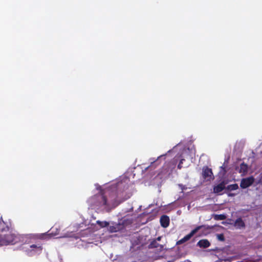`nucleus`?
Returning a JSON list of instances; mask_svg holds the SVG:
<instances>
[{
  "label": "nucleus",
  "mask_w": 262,
  "mask_h": 262,
  "mask_svg": "<svg viewBox=\"0 0 262 262\" xmlns=\"http://www.w3.org/2000/svg\"><path fill=\"white\" fill-rule=\"evenodd\" d=\"M5 231L7 232V231ZM7 232L8 233L6 234H3V233L0 234L1 246L9 244L14 245L23 241L24 238L23 235L12 233L11 231H9V230Z\"/></svg>",
  "instance_id": "f257e3e1"
},
{
  "label": "nucleus",
  "mask_w": 262,
  "mask_h": 262,
  "mask_svg": "<svg viewBox=\"0 0 262 262\" xmlns=\"http://www.w3.org/2000/svg\"><path fill=\"white\" fill-rule=\"evenodd\" d=\"M131 224V219L124 217L120 220L118 223L112 224L109 227L111 232H116L123 230L126 226Z\"/></svg>",
  "instance_id": "f03ea898"
},
{
  "label": "nucleus",
  "mask_w": 262,
  "mask_h": 262,
  "mask_svg": "<svg viewBox=\"0 0 262 262\" xmlns=\"http://www.w3.org/2000/svg\"><path fill=\"white\" fill-rule=\"evenodd\" d=\"M204 228V226H198L196 228H195L194 229H193V230L191 231V232L187 234V235H186L185 236H184L183 238H182L181 239L179 240L178 242H177V244L178 245H180L181 244H183L186 242H187V241H188L195 233H196L200 229H201V228Z\"/></svg>",
  "instance_id": "7ed1b4c3"
},
{
  "label": "nucleus",
  "mask_w": 262,
  "mask_h": 262,
  "mask_svg": "<svg viewBox=\"0 0 262 262\" xmlns=\"http://www.w3.org/2000/svg\"><path fill=\"white\" fill-rule=\"evenodd\" d=\"M254 178L253 177L243 179L241 180L240 186L243 188H246L250 186L254 182Z\"/></svg>",
  "instance_id": "20e7f679"
},
{
  "label": "nucleus",
  "mask_w": 262,
  "mask_h": 262,
  "mask_svg": "<svg viewBox=\"0 0 262 262\" xmlns=\"http://www.w3.org/2000/svg\"><path fill=\"white\" fill-rule=\"evenodd\" d=\"M94 198L96 200H97L99 201V206H108V204H107V199L106 196L103 194H99L95 196Z\"/></svg>",
  "instance_id": "39448f33"
},
{
  "label": "nucleus",
  "mask_w": 262,
  "mask_h": 262,
  "mask_svg": "<svg viewBox=\"0 0 262 262\" xmlns=\"http://www.w3.org/2000/svg\"><path fill=\"white\" fill-rule=\"evenodd\" d=\"M203 175L204 178L207 180L209 181L213 179L212 170L211 169L208 168H205L203 169Z\"/></svg>",
  "instance_id": "423d86ee"
},
{
  "label": "nucleus",
  "mask_w": 262,
  "mask_h": 262,
  "mask_svg": "<svg viewBox=\"0 0 262 262\" xmlns=\"http://www.w3.org/2000/svg\"><path fill=\"white\" fill-rule=\"evenodd\" d=\"M226 184L223 182L220 184L215 186L213 188V191L215 193H219L222 192L225 188Z\"/></svg>",
  "instance_id": "0eeeda50"
},
{
  "label": "nucleus",
  "mask_w": 262,
  "mask_h": 262,
  "mask_svg": "<svg viewBox=\"0 0 262 262\" xmlns=\"http://www.w3.org/2000/svg\"><path fill=\"white\" fill-rule=\"evenodd\" d=\"M160 223L161 226L164 228H166L168 226L169 224V219L168 216L166 215H163L161 216L160 219Z\"/></svg>",
  "instance_id": "6e6552de"
},
{
  "label": "nucleus",
  "mask_w": 262,
  "mask_h": 262,
  "mask_svg": "<svg viewBox=\"0 0 262 262\" xmlns=\"http://www.w3.org/2000/svg\"><path fill=\"white\" fill-rule=\"evenodd\" d=\"M9 227L6 225V223L3 221L2 217L0 218V232L3 233L5 231H8Z\"/></svg>",
  "instance_id": "1a4fd4ad"
},
{
  "label": "nucleus",
  "mask_w": 262,
  "mask_h": 262,
  "mask_svg": "<svg viewBox=\"0 0 262 262\" xmlns=\"http://www.w3.org/2000/svg\"><path fill=\"white\" fill-rule=\"evenodd\" d=\"M248 171V166L247 165L242 163L240 165V167L238 169V171L241 173L242 176L245 174Z\"/></svg>",
  "instance_id": "9d476101"
},
{
  "label": "nucleus",
  "mask_w": 262,
  "mask_h": 262,
  "mask_svg": "<svg viewBox=\"0 0 262 262\" xmlns=\"http://www.w3.org/2000/svg\"><path fill=\"white\" fill-rule=\"evenodd\" d=\"M234 226L237 228L241 229L245 227V223L241 218H238L235 221Z\"/></svg>",
  "instance_id": "9b49d317"
},
{
  "label": "nucleus",
  "mask_w": 262,
  "mask_h": 262,
  "mask_svg": "<svg viewBox=\"0 0 262 262\" xmlns=\"http://www.w3.org/2000/svg\"><path fill=\"white\" fill-rule=\"evenodd\" d=\"M198 245L200 247L207 248L209 246L210 243L207 239H202L198 243Z\"/></svg>",
  "instance_id": "f8f14e48"
},
{
  "label": "nucleus",
  "mask_w": 262,
  "mask_h": 262,
  "mask_svg": "<svg viewBox=\"0 0 262 262\" xmlns=\"http://www.w3.org/2000/svg\"><path fill=\"white\" fill-rule=\"evenodd\" d=\"M30 247L32 249V251H34L35 252H41L42 250V247L39 244H33L31 245Z\"/></svg>",
  "instance_id": "ddd939ff"
},
{
  "label": "nucleus",
  "mask_w": 262,
  "mask_h": 262,
  "mask_svg": "<svg viewBox=\"0 0 262 262\" xmlns=\"http://www.w3.org/2000/svg\"><path fill=\"white\" fill-rule=\"evenodd\" d=\"M150 248H158L160 247V249L161 250L164 248V246L162 245H159L156 241H153L151 242L149 245Z\"/></svg>",
  "instance_id": "4468645a"
},
{
  "label": "nucleus",
  "mask_w": 262,
  "mask_h": 262,
  "mask_svg": "<svg viewBox=\"0 0 262 262\" xmlns=\"http://www.w3.org/2000/svg\"><path fill=\"white\" fill-rule=\"evenodd\" d=\"M96 223L98 225H99L101 227H105L108 226L109 225V223L106 221L101 222L100 221H97L96 222Z\"/></svg>",
  "instance_id": "2eb2a0df"
},
{
  "label": "nucleus",
  "mask_w": 262,
  "mask_h": 262,
  "mask_svg": "<svg viewBox=\"0 0 262 262\" xmlns=\"http://www.w3.org/2000/svg\"><path fill=\"white\" fill-rule=\"evenodd\" d=\"M238 188V186L237 184L228 185L227 187L228 190H236Z\"/></svg>",
  "instance_id": "dca6fc26"
},
{
  "label": "nucleus",
  "mask_w": 262,
  "mask_h": 262,
  "mask_svg": "<svg viewBox=\"0 0 262 262\" xmlns=\"http://www.w3.org/2000/svg\"><path fill=\"white\" fill-rule=\"evenodd\" d=\"M215 218L217 220H223L225 219L226 216L224 214L216 215Z\"/></svg>",
  "instance_id": "f3484780"
},
{
  "label": "nucleus",
  "mask_w": 262,
  "mask_h": 262,
  "mask_svg": "<svg viewBox=\"0 0 262 262\" xmlns=\"http://www.w3.org/2000/svg\"><path fill=\"white\" fill-rule=\"evenodd\" d=\"M217 239L220 241H224V236L223 234H217Z\"/></svg>",
  "instance_id": "a211bd4d"
},
{
  "label": "nucleus",
  "mask_w": 262,
  "mask_h": 262,
  "mask_svg": "<svg viewBox=\"0 0 262 262\" xmlns=\"http://www.w3.org/2000/svg\"><path fill=\"white\" fill-rule=\"evenodd\" d=\"M184 160V159H182L180 161V162L179 164L178 165L179 168H181L182 166H181V164L183 163V161Z\"/></svg>",
  "instance_id": "6ab92c4d"
},
{
  "label": "nucleus",
  "mask_w": 262,
  "mask_h": 262,
  "mask_svg": "<svg viewBox=\"0 0 262 262\" xmlns=\"http://www.w3.org/2000/svg\"><path fill=\"white\" fill-rule=\"evenodd\" d=\"M179 186L180 187V188H181L182 190L185 189V186H183V185H182V184H179Z\"/></svg>",
  "instance_id": "aec40b11"
},
{
  "label": "nucleus",
  "mask_w": 262,
  "mask_h": 262,
  "mask_svg": "<svg viewBox=\"0 0 262 262\" xmlns=\"http://www.w3.org/2000/svg\"><path fill=\"white\" fill-rule=\"evenodd\" d=\"M188 149H184V152H183L182 155H186L188 153Z\"/></svg>",
  "instance_id": "412c9836"
},
{
  "label": "nucleus",
  "mask_w": 262,
  "mask_h": 262,
  "mask_svg": "<svg viewBox=\"0 0 262 262\" xmlns=\"http://www.w3.org/2000/svg\"><path fill=\"white\" fill-rule=\"evenodd\" d=\"M161 238H162V236H159L156 239H155V241H156L157 242V241H160Z\"/></svg>",
  "instance_id": "4be33fe9"
},
{
  "label": "nucleus",
  "mask_w": 262,
  "mask_h": 262,
  "mask_svg": "<svg viewBox=\"0 0 262 262\" xmlns=\"http://www.w3.org/2000/svg\"><path fill=\"white\" fill-rule=\"evenodd\" d=\"M182 157H184V158L185 157V155H182ZM186 158L188 159V157H186Z\"/></svg>",
  "instance_id": "5701e85b"
},
{
  "label": "nucleus",
  "mask_w": 262,
  "mask_h": 262,
  "mask_svg": "<svg viewBox=\"0 0 262 262\" xmlns=\"http://www.w3.org/2000/svg\"><path fill=\"white\" fill-rule=\"evenodd\" d=\"M182 157H184V158L185 157V155H182ZM186 158L188 159V157H186Z\"/></svg>",
  "instance_id": "b1692460"
},
{
  "label": "nucleus",
  "mask_w": 262,
  "mask_h": 262,
  "mask_svg": "<svg viewBox=\"0 0 262 262\" xmlns=\"http://www.w3.org/2000/svg\"><path fill=\"white\" fill-rule=\"evenodd\" d=\"M262 182V179H260L259 181H258V183H261Z\"/></svg>",
  "instance_id": "393cba45"
},
{
  "label": "nucleus",
  "mask_w": 262,
  "mask_h": 262,
  "mask_svg": "<svg viewBox=\"0 0 262 262\" xmlns=\"http://www.w3.org/2000/svg\"><path fill=\"white\" fill-rule=\"evenodd\" d=\"M261 178H262V175H261Z\"/></svg>",
  "instance_id": "a878e982"
}]
</instances>
